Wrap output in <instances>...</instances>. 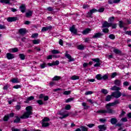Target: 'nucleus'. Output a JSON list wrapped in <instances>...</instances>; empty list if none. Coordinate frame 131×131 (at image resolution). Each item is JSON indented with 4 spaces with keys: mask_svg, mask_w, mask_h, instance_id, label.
<instances>
[{
    "mask_svg": "<svg viewBox=\"0 0 131 131\" xmlns=\"http://www.w3.org/2000/svg\"><path fill=\"white\" fill-rule=\"evenodd\" d=\"M119 104H120L119 100H116L113 102L106 104L105 108L106 110H98L97 111L96 113H100V114H106L107 113L108 114H114L116 111L115 110L112 109L111 107H114V106H117V105H118Z\"/></svg>",
    "mask_w": 131,
    "mask_h": 131,
    "instance_id": "f257e3e1",
    "label": "nucleus"
},
{
    "mask_svg": "<svg viewBox=\"0 0 131 131\" xmlns=\"http://www.w3.org/2000/svg\"><path fill=\"white\" fill-rule=\"evenodd\" d=\"M119 104H120L119 100H116L113 102L106 104L105 108L106 110H98L97 111L96 113H100V114H106L107 113L108 114H114L116 111L115 110L112 109L111 107H114V106H117V105H118Z\"/></svg>",
    "mask_w": 131,
    "mask_h": 131,
    "instance_id": "f03ea898",
    "label": "nucleus"
},
{
    "mask_svg": "<svg viewBox=\"0 0 131 131\" xmlns=\"http://www.w3.org/2000/svg\"><path fill=\"white\" fill-rule=\"evenodd\" d=\"M26 112H25L20 118H19L18 116H15L16 119L13 121L14 123H19L21 121V119H27V118H29L30 115L33 114V113L32 112V106H27L26 107Z\"/></svg>",
    "mask_w": 131,
    "mask_h": 131,
    "instance_id": "7ed1b4c3",
    "label": "nucleus"
},
{
    "mask_svg": "<svg viewBox=\"0 0 131 131\" xmlns=\"http://www.w3.org/2000/svg\"><path fill=\"white\" fill-rule=\"evenodd\" d=\"M121 92L120 91H116L112 93V96L116 98V99H118V98H120L121 97Z\"/></svg>",
    "mask_w": 131,
    "mask_h": 131,
    "instance_id": "20e7f679",
    "label": "nucleus"
},
{
    "mask_svg": "<svg viewBox=\"0 0 131 131\" xmlns=\"http://www.w3.org/2000/svg\"><path fill=\"white\" fill-rule=\"evenodd\" d=\"M14 115H15V113H11L9 114L5 115L3 118L4 121H9V119H10V117H14Z\"/></svg>",
    "mask_w": 131,
    "mask_h": 131,
    "instance_id": "39448f33",
    "label": "nucleus"
},
{
    "mask_svg": "<svg viewBox=\"0 0 131 131\" xmlns=\"http://www.w3.org/2000/svg\"><path fill=\"white\" fill-rule=\"evenodd\" d=\"M92 60L93 61V62H95L96 63L94 64V66H100V65H102V61L99 58H92Z\"/></svg>",
    "mask_w": 131,
    "mask_h": 131,
    "instance_id": "423d86ee",
    "label": "nucleus"
},
{
    "mask_svg": "<svg viewBox=\"0 0 131 131\" xmlns=\"http://www.w3.org/2000/svg\"><path fill=\"white\" fill-rule=\"evenodd\" d=\"M65 57H66V58L69 59L70 62H72V61H74V60H75L74 58H72V57H71V55L70 54H68V51L66 52Z\"/></svg>",
    "mask_w": 131,
    "mask_h": 131,
    "instance_id": "0eeeda50",
    "label": "nucleus"
},
{
    "mask_svg": "<svg viewBox=\"0 0 131 131\" xmlns=\"http://www.w3.org/2000/svg\"><path fill=\"white\" fill-rule=\"evenodd\" d=\"M103 33L101 32H98L93 36L92 38H100L101 37L103 36Z\"/></svg>",
    "mask_w": 131,
    "mask_h": 131,
    "instance_id": "6e6552de",
    "label": "nucleus"
},
{
    "mask_svg": "<svg viewBox=\"0 0 131 131\" xmlns=\"http://www.w3.org/2000/svg\"><path fill=\"white\" fill-rule=\"evenodd\" d=\"M112 26V24L109 23L107 21H104V23L102 24V28H105L106 27V28H109V27Z\"/></svg>",
    "mask_w": 131,
    "mask_h": 131,
    "instance_id": "1a4fd4ad",
    "label": "nucleus"
},
{
    "mask_svg": "<svg viewBox=\"0 0 131 131\" xmlns=\"http://www.w3.org/2000/svg\"><path fill=\"white\" fill-rule=\"evenodd\" d=\"M19 9L21 13H25L26 11V5L25 4H21L19 7Z\"/></svg>",
    "mask_w": 131,
    "mask_h": 131,
    "instance_id": "9d476101",
    "label": "nucleus"
},
{
    "mask_svg": "<svg viewBox=\"0 0 131 131\" xmlns=\"http://www.w3.org/2000/svg\"><path fill=\"white\" fill-rule=\"evenodd\" d=\"M98 128H99V131H105L107 129V127L106 125H100L98 126Z\"/></svg>",
    "mask_w": 131,
    "mask_h": 131,
    "instance_id": "9b49d317",
    "label": "nucleus"
},
{
    "mask_svg": "<svg viewBox=\"0 0 131 131\" xmlns=\"http://www.w3.org/2000/svg\"><path fill=\"white\" fill-rule=\"evenodd\" d=\"M6 57L8 60H12L15 58L14 54L8 53L6 54Z\"/></svg>",
    "mask_w": 131,
    "mask_h": 131,
    "instance_id": "f8f14e48",
    "label": "nucleus"
},
{
    "mask_svg": "<svg viewBox=\"0 0 131 131\" xmlns=\"http://www.w3.org/2000/svg\"><path fill=\"white\" fill-rule=\"evenodd\" d=\"M17 20H18V17H8L7 18L8 22H15Z\"/></svg>",
    "mask_w": 131,
    "mask_h": 131,
    "instance_id": "ddd939ff",
    "label": "nucleus"
},
{
    "mask_svg": "<svg viewBox=\"0 0 131 131\" xmlns=\"http://www.w3.org/2000/svg\"><path fill=\"white\" fill-rule=\"evenodd\" d=\"M70 31L74 34H76V33H77V30L75 29V26H73L70 28Z\"/></svg>",
    "mask_w": 131,
    "mask_h": 131,
    "instance_id": "4468645a",
    "label": "nucleus"
},
{
    "mask_svg": "<svg viewBox=\"0 0 131 131\" xmlns=\"http://www.w3.org/2000/svg\"><path fill=\"white\" fill-rule=\"evenodd\" d=\"M18 32L20 33V34H21V35H24L25 34H26V29L25 28L20 29Z\"/></svg>",
    "mask_w": 131,
    "mask_h": 131,
    "instance_id": "2eb2a0df",
    "label": "nucleus"
},
{
    "mask_svg": "<svg viewBox=\"0 0 131 131\" xmlns=\"http://www.w3.org/2000/svg\"><path fill=\"white\" fill-rule=\"evenodd\" d=\"M53 28V27H52L51 26L47 27H43L42 28L41 31L42 32H45V31H48V30H51V29H52Z\"/></svg>",
    "mask_w": 131,
    "mask_h": 131,
    "instance_id": "dca6fc26",
    "label": "nucleus"
},
{
    "mask_svg": "<svg viewBox=\"0 0 131 131\" xmlns=\"http://www.w3.org/2000/svg\"><path fill=\"white\" fill-rule=\"evenodd\" d=\"M59 65V61L56 60V61H53L52 63H48V66H54Z\"/></svg>",
    "mask_w": 131,
    "mask_h": 131,
    "instance_id": "f3484780",
    "label": "nucleus"
},
{
    "mask_svg": "<svg viewBox=\"0 0 131 131\" xmlns=\"http://www.w3.org/2000/svg\"><path fill=\"white\" fill-rule=\"evenodd\" d=\"M117 122H118L117 119L115 118H113L111 119V123L113 124V125L116 124Z\"/></svg>",
    "mask_w": 131,
    "mask_h": 131,
    "instance_id": "a211bd4d",
    "label": "nucleus"
},
{
    "mask_svg": "<svg viewBox=\"0 0 131 131\" xmlns=\"http://www.w3.org/2000/svg\"><path fill=\"white\" fill-rule=\"evenodd\" d=\"M111 90L112 91H116V92H117L118 91H120V90L121 89H120V88L118 87L116 85H114L111 88Z\"/></svg>",
    "mask_w": 131,
    "mask_h": 131,
    "instance_id": "6ab92c4d",
    "label": "nucleus"
},
{
    "mask_svg": "<svg viewBox=\"0 0 131 131\" xmlns=\"http://www.w3.org/2000/svg\"><path fill=\"white\" fill-rule=\"evenodd\" d=\"M114 84L117 86H120V85H121V81L120 80L116 79L114 81Z\"/></svg>",
    "mask_w": 131,
    "mask_h": 131,
    "instance_id": "aec40b11",
    "label": "nucleus"
},
{
    "mask_svg": "<svg viewBox=\"0 0 131 131\" xmlns=\"http://www.w3.org/2000/svg\"><path fill=\"white\" fill-rule=\"evenodd\" d=\"M90 32H91V29L90 28H87L84 31H83L82 33V34L85 35V34H88V33H90Z\"/></svg>",
    "mask_w": 131,
    "mask_h": 131,
    "instance_id": "412c9836",
    "label": "nucleus"
},
{
    "mask_svg": "<svg viewBox=\"0 0 131 131\" xmlns=\"http://www.w3.org/2000/svg\"><path fill=\"white\" fill-rule=\"evenodd\" d=\"M60 79H61V77L58 76H55L52 78L53 81H58Z\"/></svg>",
    "mask_w": 131,
    "mask_h": 131,
    "instance_id": "4be33fe9",
    "label": "nucleus"
},
{
    "mask_svg": "<svg viewBox=\"0 0 131 131\" xmlns=\"http://www.w3.org/2000/svg\"><path fill=\"white\" fill-rule=\"evenodd\" d=\"M32 100H34V96H30L29 97H28L26 99V103H28V102L30 101H32Z\"/></svg>",
    "mask_w": 131,
    "mask_h": 131,
    "instance_id": "5701e85b",
    "label": "nucleus"
},
{
    "mask_svg": "<svg viewBox=\"0 0 131 131\" xmlns=\"http://www.w3.org/2000/svg\"><path fill=\"white\" fill-rule=\"evenodd\" d=\"M84 48H85V47L82 45H80L77 46L78 50H80V51L84 50Z\"/></svg>",
    "mask_w": 131,
    "mask_h": 131,
    "instance_id": "b1692460",
    "label": "nucleus"
},
{
    "mask_svg": "<svg viewBox=\"0 0 131 131\" xmlns=\"http://www.w3.org/2000/svg\"><path fill=\"white\" fill-rule=\"evenodd\" d=\"M82 106L84 107V109H85V110H88L89 108H90V106L86 105V103L85 102L82 103Z\"/></svg>",
    "mask_w": 131,
    "mask_h": 131,
    "instance_id": "393cba45",
    "label": "nucleus"
},
{
    "mask_svg": "<svg viewBox=\"0 0 131 131\" xmlns=\"http://www.w3.org/2000/svg\"><path fill=\"white\" fill-rule=\"evenodd\" d=\"M112 99V95H107L105 98V101L106 102H110V101H111Z\"/></svg>",
    "mask_w": 131,
    "mask_h": 131,
    "instance_id": "a878e982",
    "label": "nucleus"
},
{
    "mask_svg": "<svg viewBox=\"0 0 131 131\" xmlns=\"http://www.w3.org/2000/svg\"><path fill=\"white\" fill-rule=\"evenodd\" d=\"M32 41L34 45H38V43L40 42V40L39 39L32 40Z\"/></svg>",
    "mask_w": 131,
    "mask_h": 131,
    "instance_id": "bb28decb",
    "label": "nucleus"
},
{
    "mask_svg": "<svg viewBox=\"0 0 131 131\" xmlns=\"http://www.w3.org/2000/svg\"><path fill=\"white\" fill-rule=\"evenodd\" d=\"M60 115H62V117H60L59 118L60 119H63V118H65V117H68V116H69V114H66L63 115V113H59Z\"/></svg>",
    "mask_w": 131,
    "mask_h": 131,
    "instance_id": "cd10ccee",
    "label": "nucleus"
},
{
    "mask_svg": "<svg viewBox=\"0 0 131 131\" xmlns=\"http://www.w3.org/2000/svg\"><path fill=\"white\" fill-rule=\"evenodd\" d=\"M10 2H11L10 0H1L0 1V2L2 3V4H10Z\"/></svg>",
    "mask_w": 131,
    "mask_h": 131,
    "instance_id": "c85d7f7f",
    "label": "nucleus"
},
{
    "mask_svg": "<svg viewBox=\"0 0 131 131\" xmlns=\"http://www.w3.org/2000/svg\"><path fill=\"white\" fill-rule=\"evenodd\" d=\"M114 52H115V53L117 54V55H119L120 54H121V51L119 50V49H114Z\"/></svg>",
    "mask_w": 131,
    "mask_h": 131,
    "instance_id": "c756f323",
    "label": "nucleus"
},
{
    "mask_svg": "<svg viewBox=\"0 0 131 131\" xmlns=\"http://www.w3.org/2000/svg\"><path fill=\"white\" fill-rule=\"evenodd\" d=\"M71 79H72V80H76L77 79H79V77L78 76L74 75L71 77Z\"/></svg>",
    "mask_w": 131,
    "mask_h": 131,
    "instance_id": "7c9ffc66",
    "label": "nucleus"
},
{
    "mask_svg": "<svg viewBox=\"0 0 131 131\" xmlns=\"http://www.w3.org/2000/svg\"><path fill=\"white\" fill-rule=\"evenodd\" d=\"M26 16L27 18H28V17H30L31 16H32V11H29L28 12H27L26 13Z\"/></svg>",
    "mask_w": 131,
    "mask_h": 131,
    "instance_id": "2f4dec72",
    "label": "nucleus"
},
{
    "mask_svg": "<svg viewBox=\"0 0 131 131\" xmlns=\"http://www.w3.org/2000/svg\"><path fill=\"white\" fill-rule=\"evenodd\" d=\"M50 125V123H46L45 122H42V126L44 127H48Z\"/></svg>",
    "mask_w": 131,
    "mask_h": 131,
    "instance_id": "473e14b6",
    "label": "nucleus"
},
{
    "mask_svg": "<svg viewBox=\"0 0 131 131\" xmlns=\"http://www.w3.org/2000/svg\"><path fill=\"white\" fill-rule=\"evenodd\" d=\"M11 82H12V83H18L19 81L18 79L13 78L11 80Z\"/></svg>",
    "mask_w": 131,
    "mask_h": 131,
    "instance_id": "72a5a7b5",
    "label": "nucleus"
},
{
    "mask_svg": "<svg viewBox=\"0 0 131 131\" xmlns=\"http://www.w3.org/2000/svg\"><path fill=\"white\" fill-rule=\"evenodd\" d=\"M101 92L102 94H104V95H107V94H108V90L106 89H102Z\"/></svg>",
    "mask_w": 131,
    "mask_h": 131,
    "instance_id": "f704fd0d",
    "label": "nucleus"
},
{
    "mask_svg": "<svg viewBox=\"0 0 131 131\" xmlns=\"http://www.w3.org/2000/svg\"><path fill=\"white\" fill-rule=\"evenodd\" d=\"M11 52H12V53H17L18 52V48H14L10 49Z\"/></svg>",
    "mask_w": 131,
    "mask_h": 131,
    "instance_id": "c9c22d12",
    "label": "nucleus"
},
{
    "mask_svg": "<svg viewBox=\"0 0 131 131\" xmlns=\"http://www.w3.org/2000/svg\"><path fill=\"white\" fill-rule=\"evenodd\" d=\"M114 19H115V17H114V16L110 17L108 18V22H109L110 23H111V22H113V21H114Z\"/></svg>",
    "mask_w": 131,
    "mask_h": 131,
    "instance_id": "e433bc0d",
    "label": "nucleus"
},
{
    "mask_svg": "<svg viewBox=\"0 0 131 131\" xmlns=\"http://www.w3.org/2000/svg\"><path fill=\"white\" fill-rule=\"evenodd\" d=\"M19 58L21 59V60L25 59V55H24V54H19Z\"/></svg>",
    "mask_w": 131,
    "mask_h": 131,
    "instance_id": "4c0bfd02",
    "label": "nucleus"
},
{
    "mask_svg": "<svg viewBox=\"0 0 131 131\" xmlns=\"http://www.w3.org/2000/svg\"><path fill=\"white\" fill-rule=\"evenodd\" d=\"M96 78H97L98 80H101L102 79V75H101V74H98L96 76Z\"/></svg>",
    "mask_w": 131,
    "mask_h": 131,
    "instance_id": "58836bf2",
    "label": "nucleus"
},
{
    "mask_svg": "<svg viewBox=\"0 0 131 131\" xmlns=\"http://www.w3.org/2000/svg\"><path fill=\"white\" fill-rule=\"evenodd\" d=\"M93 15V14L90 11L89 12H88L87 13V15H86V17L88 18H93V16H92Z\"/></svg>",
    "mask_w": 131,
    "mask_h": 131,
    "instance_id": "ea45409f",
    "label": "nucleus"
},
{
    "mask_svg": "<svg viewBox=\"0 0 131 131\" xmlns=\"http://www.w3.org/2000/svg\"><path fill=\"white\" fill-rule=\"evenodd\" d=\"M80 128H81L82 131H88V128L84 126H81Z\"/></svg>",
    "mask_w": 131,
    "mask_h": 131,
    "instance_id": "a19ab883",
    "label": "nucleus"
},
{
    "mask_svg": "<svg viewBox=\"0 0 131 131\" xmlns=\"http://www.w3.org/2000/svg\"><path fill=\"white\" fill-rule=\"evenodd\" d=\"M52 54H60V51H59L57 50H53L52 51Z\"/></svg>",
    "mask_w": 131,
    "mask_h": 131,
    "instance_id": "79ce46f5",
    "label": "nucleus"
},
{
    "mask_svg": "<svg viewBox=\"0 0 131 131\" xmlns=\"http://www.w3.org/2000/svg\"><path fill=\"white\" fill-rule=\"evenodd\" d=\"M42 122H48V121H50V118H48V117H45L44 118V119H43L42 120Z\"/></svg>",
    "mask_w": 131,
    "mask_h": 131,
    "instance_id": "37998d69",
    "label": "nucleus"
},
{
    "mask_svg": "<svg viewBox=\"0 0 131 131\" xmlns=\"http://www.w3.org/2000/svg\"><path fill=\"white\" fill-rule=\"evenodd\" d=\"M108 37L110 38V39H115V35H114V34L110 35Z\"/></svg>",
    "mask_w": 131,
    "mask_h": 131,
    "instance_id": "c03bdc74",
    "label": "nucleus"
},
{
    "mask_svg": "<svg viewBox=\"0 0 131 131\" xmlns=\"http://www.w3.org/2000/svg\"><path fill=\"white\" fill-rule=\"evenodd\" d=\"M71 94V91H64L63 93V95H66V96H67L68 95H70Z\"/></svg>",
    "mask_w": 131,
    "mask_h": 131,
    "instance_id": "a18cd8bd",
    "label": "nucleus"
},
{
    "mask_svg": "<svg viewBox=\"0 0 131 131\" xmlns=\"http://www.w3.org/2000/svg\"><path fill=\"white\" fill-rule=\"evenodd\" d=\"M93 64V61H90L89 63L85 62L83 64V66H88V65H92Z\"/></svg>",
    "mask_w": 131,
    "mask_h": 131,
    "instance_id": "49530a36",
    "label": "nucleus"
},
{
    "mask_svg": "<svg viewBox=\"0 0 131 131\" xmlns=\"http://www.w3.org/2000/svg\"><path fill=\"white\" fill-rule=\"evenodd\" d=\"M66 110H70L71 109V105L67 104L65 107Z\"/></svg>",
    "mask_w": 131,
    "mask_h": 131,
    "instance_id": "de8ad7c7",
    "label": "nucleus"
},
{
    "mask_svg": "<svg viewBox=\"0 0 131 131\" xmlns=\"http://www.w3.org/2000/svg\"><path fill=\"white\" fill-rule=\"evenodd\" d=\"M102 31L104 33H108L109 32V29H108V28H104L102 29Z\"/></svg>",
    "mask_w": 131,
    "mask_h": 131,
    "instance_id": "09e8293b",
    "label": "nucleus"
},
{
    "mask_svg": "<svg viewBox=\"0 0 131 131\" xmlns=\"http://www.w3.org/2000/svg\"><path fill=\"white\" fill-rule=\"evenodd\" d=\"M73 101V98H70L66 100V103H69V102H72Z\"/></svg>",
    "mask_w": 131,
    "mask_h": 131,
    "instance_id": "8fccbe9b",
    "label": "nucleus"
},
{
    "mask_svg": "<svg viewBox=\"0 0 131 131\" xmlns=\"http://www.w3.org/2000/svg\"><path fill=\"white\" fill-rule=\"evenodd\" d=\"M94 92H93L92 91H87L85 93V96H88L89 95H92V94H93Z\"/></svg>",
    "mask_w": 131,
    "mask_h": 131,
    "instance_id": "3c124183",
    "label": "nucleus"
},
{
    "mask_svg": "<svg viewBox=\"0 0 131 131\" xmlns=\"http://www.w3.org/2000/svg\"><path fill=\"white\" fill-rule=\"evenodd\" d=\"M36 102L38 103V104H39V105H43V102L41 100H38L36 101Z\"/></svg>",
    "mask_w": 131,
    "mask_h": 131,
    "instance_id": "603ef678",
    "label": "nucleus"
},
{
    "mask_svg": "<svg viewBox=\"0 0 131 131\" xmlns=\"http://www.w3.org/2000/svg\"><path fill=\"white\" fill-rule=\"evenodd\" d=\"M123 86H127L129 85V83L128 81H125L123 83Z\"/></svg>",
    "mask_w": 131,
    "mask_h": 131,
    "instance_id": "864d4df0",
    "label": "nucleus"
},
{
    "mask_svg": "<svg viewBox=\"0 0 131 131\" xmlns=\"http://www.w3.org/2000/svg\"><path fill=\"white\" fill-rule=\"evenodd\" d=\"M90 12L91 14H94V13H96V12H98V10L96 9H93L90 10Z\"/></svg>",
    "mask_w": 131,
    "mask_h": 131,
    "instance_id": "5fc2aeb1",
    "label": "nucleus"
},
{
    "mask_svg": "<svg viewBox=\"0 0 131 131\" xmlns=\"http://www.w3.org/2000/svg\"><path fill=\"white\" fill-rule=\"evenodd\" d=\"M38 36V34L34 33L32 35V38H36V37Z\"/></svg>",
    "mask_w": 131,
    "mask_h": 131,
    "instance_id": "6e6d98bb",
    "label": "nucleus"
},
{
    "mask_svg": "<svg viewBox=\"0 0 131 131\" xmlns=\"http://www.w3.org/2000/svg\"><path fill=\"white\" fill-rule=\"evenodd\" d=\"M99 121L102 123H104V122H106V121H107V120L106 119H100Z\"/></svg>",
    "mask_w": 131,
    "mask_h": 131,
    "instance_id": "4d7b16f0",
    "label": "nucleus"
},
{
    "mask_svg": "<svg viewBox=\"0 0 131 131\" xmlns=\"http://www.w3.org/2000/svg\"><path fill=\"white\" fill-rule=\"evenodd\" d=\"M6 28H7V27L4 25H0V29H6Z\"/></svg>",
    "mask_w": 131,
    "mask_h": 131,
    "instance_id": "13d9d810",
    "label": "nucleus"
},
{
    "mask_svg": "<svg viewBox=\"0 0 131 131\" xmlns=\"http://www.w3.org/2000/svg\"><path fill=\"white\" fill-rule=\"evenodd\" d=\"M117 75V73L114 72L112 73L111 77L112 78H114V77H115V76H116Z\"/></svg>",
    "mask_w": 131,
    "mask_h": 131,
    "instance_id": "bf43d9fd",
    "label": "nucleus"
},
{
    "mask_svg": "<svg viewBox=\"0 0 131 131\" xmlns=\"http://www.w3.org/2000/svg\"><path fill=\"white\" fill-rule=\"evenodd\" d=\"M102 79H104V80H106V79H108V76H107V75H104L102 77Z\"/></svg>",
    "mask_w": 131,
    "mask_h": 131,
    "instance_id": "052dcab7",
    "label": "nucleus"
},
{
    "mask_svg": "<svg viewBox=\"0 0 131 131\" xmlns=\"http://www.w3.org/2000/svg\"><path fill=\"white\" fill-rule=\"evenodd\" d=\"M87 126H88V127H90V128H92V127L95 126V124H89L88 125H87Z\"/></svg>",
    "mask_w": 131,
    "mask_h": 131,
    "instance_id": "680f3d73",
    "label": "nucleus"
},
{
    "mask_svg": "<svg viewBox=\"0 0 131 131\" xmlns=\"http://www.w3.org/2000/svg\"><path fill=\"white\" fill-rule=\"evenodd\" d=\"M124 114H125V112L122 111L121 113L119 115L120 117H122V116H124Z\"/></svg>",
    "mask_w": 131,
    "mask_h": 131,
    "instance_id": "e2e57ef3",
    "label": "nucleus"
},
{
    "mask_svg": "<svg viewBox=\"0 0 131 131\" xmlns=\"http://www.w3.org/2000/svg\"><path fill=\"white\" fill-rule=\"evenodd\" d=\"M20 88H21V85H15L13 86V89H20Z\"/></svg>",
    "mask_w": 131,
    "mask_h": 131,
    "instance_id": "0e129e2a",
    "label": "nucleus"
},
{
    "mask_svg": "<svg viewBox=\"0 0 131 131\" xmlns=\"http://www.w3.org/2000/svg\"><path fill=\"white\" fill-rule=\"evenodd\" d=\"M15 109L16 110L19 111V110H20V109H21V106L19 105H17L15 106Z\"/></svg>",
    "mask_w": 131,
    "mask_h": 131,
    "instance_id": "69168bd1",
    "label": "nucleus"
},
{
    "mask_svg": "<svg viewBox=\"0 0 131 131\" xmlns=\"http://www.w3.org/2000/svg\"><path fill=\"white\" fill-rule=\"evenodd\" d=\"M125 34H127V35H130L131 36V31H127L126 32H125Z\"/></svg>",
    "mask_w": 131,
    "mask_h": 131,
    "instance_id": "338daca9",
    "label": "nucleus"
},
{
    "mask_svg": "<svg viewBox=\"0 0 131 131\" xmlns=\"http://www.w3.org/2000/svg\"><path fill=\"white\" fill-rule=\"evenodd\" d=\"M21 40L25 42H26V41H28V39L25 38V37H23L21 38Z\"/></svg>",
    "mask_w": 131,
    "mask_h": 131,
    "instance_id": "774afa93",
    "label": "nucleus"
}]
</instances>
